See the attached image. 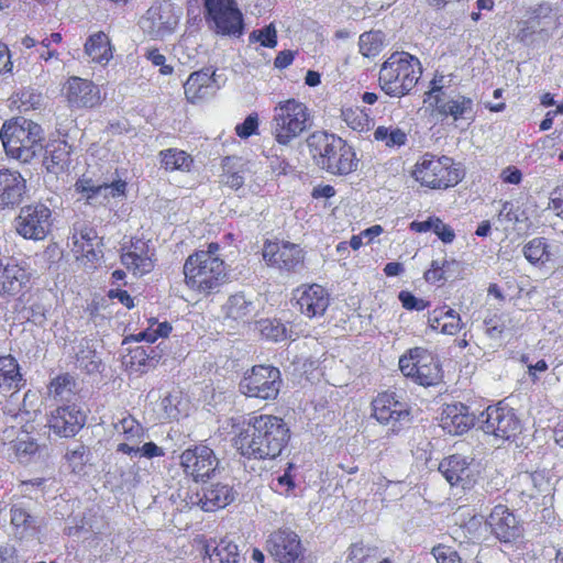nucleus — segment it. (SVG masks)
I'll use <instances>...</instances> for the list:
<instances>
[{
  "mask_svg": "<svg viewBox=\"0 0 563 563\" xmlns=\"http://www.w3.org/2000/svg\"><path fill=\"white\" fill-rule=\"evenodd\" d=\"M291 431L284 418L253 412L235 430L233 446L247 460L272 461L287 449Z\"/></svg>",
  "mask_w": 563,
  "mask_h": 563,
  "instance_id": "obj_1",
  "label": "nucleus"
},
{
  "mask_svg": "<svg viewBox=\"0 0 563 563\" xmlns=\"http://www.w3.org/2000/svg\"><path fill=\"white\" fill-rule=\"evenodd\" d=\"M220 244L211 242L195 250L183 265L184 284L191 292L210 297L221 291L229 279L228 265L220 256Z\"/></svg>",
  "mask_w": 563,
  "mask_h": 563,
  "instance_id": "obj_2",
  "label": "nucleus"
},
{
  "mask_svg": "<svg viewBox=\"0 0 563 563\" xmlns=\"http://www.w3.org/2000/svg\"><path fill=\"white\" fill-rule=\"evenodd\" d=\"M445 76L435 71L423 95V103L431 114L442 121H451L455 126L461 122L471 124L475 119L474 100L453 89L445 87Z\"/></svg>",
  "mask_w": 563,
  "mask_h": 563,
  "instance_id": "obj_3",
  "label": "nucleus"
},
{
  "mask_svg": "<svg viewBox=\"0 0 563 563\" xmlns=\"http://www.w3.org/2000/svg\"><path fill=\"white\" fill-rule=\"evenodd\" d=\"M308 147L316 165L329 174L349 175L357 167L353 147L333 133L313 132L308 139Z\"/></svg>",
  "mask_w": 563,
  "mask_h": 563,
  "instance_id": "obj_4",
  "label": "nucleus"
},
{
  "mask_svg": "<svg viewBox=\"0 0 563 563\" xmlns=\"http://www.w3.org/2000/svg\"><path fill=\"white\" fill-rule=\"evenodd\" d=\"M422 76L420 59L405 51L391 53L380 65L378 86L390 98L408 96Z\"/></svg>",
  "mask_w": 563,
  "mask_h": 563,
  "instance_id": "obj_5",
  "label": "nucleus"
},
{
  "mask_svg": "<svg viewBox=\"0 0 563 563\" xmlns=\"http://www.w3.org/2000/svg\"><path fill=\"white\" fill-rule=\"evenodd\" d=\"M410 176L422 188L445 191L464 179L465 170L453 157L427 152L413 164Z\"/></svg>",
  "mask_w": 563,
  "mask_h": 563,
  "instance_id": "obj_6",
  "label": "nucleus"
},
{
  "mask_svg": "<svg viewBox=\"0 0 563 563\" xmlns=\"http://www.w3.org/2000/svg\"><path fill=\"white\" fill-rule=\"evenodd\" d=\"M0 139L8 156L29 163L43 148L44 135L40 124L14 118L3 123Z\"/></svg>",
  "mask_w": 563,
  "mask_h": 563,
  "instance_id": "obj_7",
  "label": "nucleus"
},
{
  "mask_svg": "<svg viewBox=\"0 0 563 563\" xmlns=\"http://www.w3.org/2000/svg\"><path fill=\"white\" fill-rule=\"evenodd\" d=\"M309 122L310 110L305 102L296 98L282 100L275 106L271 122L273 139L287 146L308 130Z\"/></svg>",
  "mask_w": 563,
  "mask_h": 563,
  "instance_id": "obj_8",
  "label": "nucleus"
},
{
  "mask_svg": "<svg viewBox=\"0 0 563 563\" xmlns=\"http://www.w3.org/2000/svg\"><path fill=\"white\" fill-rule=\"evenodd\" d=\"M399 369L413 383L430 387L442 382L443 369L438 356L422 346L409 349L399 357Z\"/></svg>",
  "mask_w": 563,
  "mask_h": 563,
  "instance_id": "obj_9",
  "label": "nucleus"
},
{
  "mask_svg": "<svg viewBox=\"0 0 563 563\" xmlns=\"http://www.w3.org/2000/svg\"><path fill=\"white\" fill-rule=\"evenodd\" d=\"M283 386L280 369L273 365L258 364L246 369L239 383V390L247 398L275 401Z\"/></svg>",
  "mask_w": 563,
  "mask_h": 563,
  "instance_id": "obj_10",
  "label": "nucleus"
},
{
  "mask_svg": "<svg viewBox=\"0 0 563 563\" xmlns=\"http://www.w3.org/2000/svg\"><path fill=\"white\" fill-rule=\"evenodd\" d=\"M206 21L216 33L240 36L244 31V16L236 0H203Z\"/></svg>",
  "mask_w": 563,
  "mask_h": 563,
  "instance_id": "obj_11",
  "label": "nucleus"
},
{
  "mask_svg": "<svg viewBox=\"0 0 563 563\" xmlns=\"http://www.w3.org/2000/svg\"><path fill=\"white\" fill-rule=\"evenodd\" d=\"M372 417L383 426H391L394 433L402 429L404 422H409L411 408L402 401L396 391H379L371 401Z\"/></svg>",
  "mask_w": 563,
  "mask_h": 563,
  "instance_id": "obj_12",
  "label": "nucleus"
},
{
  "mask_svg": "<svg viewBox=\"0 0 563 563\" xmlns=\"http://www.w3.org/2000/svg\"><path fill=\"white\" fill-rule=\"evenodd\" d=\"M179 465L186 477L195 483H205L214 475L219 460L210 446L199 443L181 452Z\"/></svg>",
  "mask_w": 563,
  "mask_h": 563,
  "instance_id": "obj_13",
  "label": "nucleus"
},
{
  "mask_svg": "<svg viewBox=\"0 0 563 563\" xmlns=\"http://www.w3.org/2000/svg\"><path fill=\"white\" fill-rule=\"evenodd\" d=\"M482 417V430L496 439L511 440L520 433V420L515 409L505 401L488 406Z\"/></svg>",
  "mask_w": 563,
  "mask_h": 563,
  "instance_id": "obj_14",
  "label": "nucleus"
},
{
  "mask_svg": "<svg viewBox=\"0 0 563 563\" xmlns=\"http://www.w3.org/2000/svg\"><path fill=\"white\" fill-rule=\"evenodd\" d=\"M71 241V252L78 262L89 268H95L100 263L103 257V243L92 225L86 222L75 223Z\"/></svg>",
  "mask_w": 563,
  "mask_h": 563,
  "instance_id": "obj_15",
  "label": "nucleus"
},
{
  "mask_svg": "<svg viewBox=\"0 0 563 563\" xmlns=\"http://www.w3.org/2000/svg\"><path fill=\"white\" fill-rule=\"evenodd\" d=\"M438 470L451 486H460L463 489L473 488L481 476L475 459L460 453L443 457Z\"/></svg>",
  "mask_w": 563,
  "mask_h": 563,
  "instance_id": "obj_16",
  "label": "nucleus"
},
{
  "mask_svg": "<svg viewBox=\"0 0 563 563\" xmlns=\"http://www.w3.org/2000/svg\"><path fill=\"white\" fill-rule=\"evenodd\" d=\"M51 227L52 211L43 203L22 207L15 219L18 234L27 240H44L49 233Z\"/></svg>",
  "mask_w": 563,
  "mask_h": 563,
  "instance_id": "obj_17",
  "label": "nucleus"
},
{
  "mask_svg": "<svg viewBox=\"0 0 563 563\" xmlns=\"http://www.w3.org/2000/svg\"><path fill=\"white\" fill-rule=\"evenodd\" d=\"M262 253L265 263L280 272L295 273L305 263L303 250L287 241L266 240Z\"/></svg>",
  "mask_w": 563,
  "mask_h": 563,
  "instance_id": "obj_18",
  "label": "nucleus"
},
{
  "mask_svg": "<svg viewBox=\"0 0 563 563\" xmlns=\"http://www.w3.org/2000/svg\"><path fill=\"white\" fill-rule=\"evenodd\" d=\"M120 260L122 265L133 276H144L154 271L156 266V252L150 241L133 236L121 247Z\"/></svg>",
  "mask_w": 563,
  "mask_h": 563,
  "instance_id": "obj_19",
  "label": "nucleus"
},
{
  "mask_svg": "<svg viewBox=\"0 0 563 563\" xmlns=\"http://www.w3.org/2000/svg\"><path fill=\"white\" fill-rule=\"evenodd\" d=\"M292 300L301 314L309 319L322 317L330 306V294L319 284H302L292 291Z\"/></svg>",
  "mask_w": 563,
  "mask_h": 563,
  "instance_id": "obj_20",
  "label": "nucleus"
},
{
  "mask_svg": "<svg viewBox=\"0 0 563 563\" xmlns=\"http://www.w3.org/2000/svg\"><path fill=\"white\" fill-rule=\"evenodd\" d=\"M267 551L278 563H300L303 559L300 538L287 528H280L271 533Z\"/></svg>",
  "mask_w": 563,
  "mask_h": 563,
  "instance_id": "obj_21",
  "label": "nucleus"
},
{
  "mask_svg": "<svg viewBox=\"0 0 563 563\" xmlns=\"http://www.w3.org/2000/svg\"><path fill=\"white\" fill-rule=\"evenodd\" d=\"M63 93L70 108L91 109L100 104L99 87L89 79L69 77L63 86Z\"/></svg>",
  "mask_w": 563,
  "mask_h": 563,
  "instance_id": "obj_22",
  "label": "nucleus"
},
{
  "mask_svg": "<svg viewBox=\"0 0 563 563\" xmlns=\"http://www.w3.org/2000/svg\"><path fill=\"white\" fill-rule=\"evenodd\" d=\"M180 10L167 0L152 4L145 14L148 33L164 36L173 33L179 24Z\"/></svg>",
  "mask_w": 563,
  "mask_h": 563,
  "instance_id": "obj_23",
  "label": "nucleus"
},
{
  "mask_svg": "<svg viewBox=\"0 0 563 563\" xmlns=\"http://www.w3.org/2000/svg\"><path fill=\"white\" fill-rule=\"evenodd\" d=\"M86 415L76 405L57 407L48 419V426L59 437H75L85 426Z\"/></svg>",
  "mask_w": 563,
  "mask_h": 563,
  "instance_id": "obj_24",
  "label": "nucleus"
},
{
  "mask_svg": "<svg viewBox=\"0 0 563 563\" xmlns=\"http://www.w3.org/2000/svg\"><path fill=\"white\" fill-rule=\"evenodd\" d=\"M115 435L121 440L117 452L126 455H137L139 444L145 438L143 426L130 413L113 424Z\"/></svg>",
  "mask_w": 563,
  "mask_h": 563,
  "instance_id": "obj_25",
  "label": "nucleus"
},
{
  "mask_svg": "<svg viewBox=\"0 0 563 563\" xmlns=\"http://www.w3.org/2000/svg\"><path fill=\"white\" fill-rule=\"evenodd\" d=\"M474 424L475 415L462 402L448 404L442 410L440 426L450 434H464Z\"/></svg>",
  "mask_w": 563,
  "mask_h": 563,
  "instance_id": "obj_26",
  "label": "nucleus"
},
{
  "mask_svg": "<svg viewBox=\"0 0 563 563\" xmlns=\"http://www.w3.org/2000/svg\"><path fill=\"white\" fill-rule=\"evenodd\" d=\"M492 533L501 542H510L519 536L516 516L505 505H496L487 518Z\"/></svg>",
  "mask_w": 563,
  "mask_h": 563,
  "instance_id": "obj_27",
  "label": "nucleus"
},
{
  "mask_svg": "<svg viewBox=\"0 0 563 563\" xmlns=\"http://www.w3.org/2000/svg\"><path fill=\"white\" fill-rule=\"evenodd\" d=\"M73 147L67 141L51 140L44 147L43 166L54 175L68 172L71 164Z\"/></svg>",
  "mask_w": 563,
  "mask_h": 563,
  "instance_id": "obj_28",
  "label": "nucleus"
},
{
  "mask_svg": "<svg viewBox=\"0 0 563 563\" xmlns=\"http://www.w3.org/2000/svg\"><path fill=\"white\" fill-rule=\"evenodd\" d=\"M26 192V180L16 172L0 169V207L8 208L19 205Z\"/></svg>",
  "mask_w": 563,
  "mask_h": 563,
  "instance_id": "obj_29",
  "label": "nucleus"
},
{
  "mask_svg": "<svg viewBox=\"0 0 563 563\" xmlns=\"http://www.w3.org/2000/svg\"><path fill=\"white\" fill-rule=\"evenodd\" d=\"M30 277L26 269L13 260L0 266V296H16L29 284Z\"/></svg>",
  "mask_w": 563,
  "mask_h": 563,
  "instance_id": "obj_30",
  "label": "nucleus"
},
{
  "mask_svg": "<svg viewBox=\"0 0 563 563\" xmlns=\"http://www.w3.org/2000/svg\"><path fill=\"white\" fill-rule=\"evenodd\" d=\"M428 325L442 334L455 335L462 330L464 323L459 312L448 305H442L429 311Z\"/></svg>",
  "mask_w": 563,
  "mask_h": 563,
  "instance_id": "obj_31",
  "label": "nucleus"
},
{
  "mask_svg": "<svg viewBox=\"0 0 563 563\" xmlns=\"http://www.w3.org/2000/svg\"><path fill=\"white\" fill-rule=\"evenodd\" d=\"M25 386L21 366L12 354L0 355V394H14Z\"/></svg>",
  "mask_w": 563,
  "mask_h": 563,
  "instance_id": "obj_32",
  "label": "nucleus"
},
{
  "mask_svg": "<svg viewBox=\"0 0 563 563\" xmlns=\"http://www.w3.org/2000/svg\"><path fill=\"white\" fill-rule=\"evenodd\" d=\"M84 52L90 63L107 66L113 58L114 46L107 33L98 31L87 37Z\"/></svg>",
  "mask_w": 563,
  "mask_h": 563,
  "instance_id": "obj_33",
  "label": "nucleus"
},
{
  "mask_svg": "<svg viewBox=\"0 0 563 563\" xmlns=\"http://www.w3.org/2000/svg\"><path fill=\"white\" fill-rule=\"evenodd\" d=\"M159 355L151 346H135L123 357V365L130 374L143 375L155 368Z\"/></svg>",
  "mask_w": 563,
  "mask_h": 563,
  "instance_id": "obj_34",
  "label": "nucleus"
},
{
  "mask_svg": "<svg viewBox=\"0 0 563 563\" xmlns=\"http://www.w3.org/2000/svg\"><path fill=\"white\" fill-rule=\"evenodd\" d=\"M209 563H241L242 556L238 544L228 538L218 542H208L205 547Z\"/></svg>",
  "mask_w": 563,
  "mask_h": 563,
  "instance_id": "obj_35",
  "label": "nucleus"
},
{
  "mask_svg": "<svg viewBox=\"0 0 563 563\" xmlns=\"http://www.w3.org/2000/svg\"><path fill=\"white\" fill-rule=\"evenodd\" d=\"M158 159L161 167L167 173H189L195 164L194 157L188 152L178 147L159 151Z\"/></svg>",
  "mask_w": 563,
  "mask_h": 563,
  "instance_id": "obj_36",
  "label": "nucleus"
},
{
  "mask_svg": "<svg viewBox=\"0 0 563 563\" xmlns=\"http://www.w3.org/2000/svg\"><path fill=\"white\" fill-rule=\"evenodd\" d=\"M234 499L232 487L224 484H213L203 490L202 497L199 499V504L205 511H214L220 508H224L231 504Z\"/></svg>",
  "mask_w": 563,
  "mask_h": 563,
  "instance_id": "obj_37",
  "label": "nucleus"
},
{
  "mask_svg": "<svg viewBox=\"0 0 563 563\" xmlns=\"http://www.w3.org/2000/svg\"><path fill=\"white\" fill-rule=\"evenodd\" d=\"M211 86L212 75L208 69L194 71L184 85L185 96L189 102L196 103L205 98Z\"/></svg>",
  "mask_w": 563,
  "mask_h": 563,
  "instance_id": "obj_38",
  "label": "nucleus"
},
{
  "mask_svg": "<svg viewBox=\"0 0 563 563\" xmlns=\"http://www.w3.org/2000/svg\"><path fill=\"white\" fill-rule=\"evenodd\" d=\"M10 432L15 435L10 441V450L13 451L19 460H30L38 452L40 445L30 432L14 428Z\"/></svg>",
  "mask_w": 563,
  "mask_h": 563,
  "instance_id": "obj_39",
  "label": "nucleus"
},
{
  "mask_svg": "<svg viewBox=\"0 0 563 563\" xmlns=\"http://www.w3.org/2000/svg\"><path fill=\"white\" fill-rule=\"evenodd\" d=\"M525 258L534 266L542 267L551 260L550 245L544 238H533L522 247Z\"/></svg>",
  "mask_w": 563,
  "mask_h": 563,
  "instance_id": "obj_40",
  "label": "nucleus"
},
{
  "mask_svg": "<svg viewBox=\"0 0 563 563\" xmlns=\"http://www.w3.org/2000/svg\"><path fill=\"white\" fill-rule=\"evenodd\" d=\"M341 118L350 129L358 133L368 132L374 124L369 112L360 107L342 108Z\"/></svg>",
  "mask_w": 563,
  "mask_h": 563,
  "instance_id": "obj_41",
  "label": "nucleus"
},
{
  "mask_svg": "<svg viewBox=\"0 0 563 563\" xmlns=\"http://www.w3.org/2000/svg\"><path fill=\"white\" fill-rule=\"evenodd\" d=\"M225 309L227 316L233 320L247 321L252 318V302L243 294L230 296Z\"/></svg>",
  "mask_w": 563,
  "mask_h": 563,
  "instance_id": "obj_42",
  "label": "nucleus"
},
{
  "mask_svg": "<svg viewBox=\"0 0 563 563\" xmlns=\"http://www.w3.org/2000/svg\"><path fill=\"white\" fill-rule=\"evenodd\" d=\"M374 139L384 142L386 146H402L407 142V134L399 128H387L379 125L374 131Z\"/></svg>",
  "mask_w": 563,
  "mask_h": 563,
  "instance_id": "obj_43",
  "label": "nucleus"
},
{
  "mask_svg": "<svg viewBox=\"0 0 563 563\" xmlns=\"http://www.w3.org/2000/svg\"><path fill=\"white\" fill-rule=\"evenodd\" d=\"M230 157H225L223 159L222 181L229 188L239 190L244 185L245 168L243 166L235 168L234 166L230 165Z\"/></svg>",
  "mask_w": 563,
  "mask_h": 563,
  "instance_id": "obj_44",
  "label": "nucleus"
},
{
  "mask_svg": "<svg viewBox=\"0 0 563 563\" xmlns=\"http://www.w3.org/2000/svg\"><path fill=\"white\" fill-rule=\"evenodd\" d=\"M173 330V327L169 322L164 321L157 323L154 321L150 328L134 335V340L146 341L148 343H154L159 338H167Z\"/></svg>",
  "mask_w": 563,
  "mask_h": 563,
  "instance_id": "obj_45",
  "label": "nucleus"
},
{
  "mask_svg": "<svg viewBox=\"0 0 563 563\" xmlns=\"http://www.w3.org/2000/svg\"><path fill=\"white\" fill-rule=\"evenodd\" d=\"M251 43L258 42L261 46L274 48L277 45V31L273 23L251 32L249 36Z\"/></svg>",
  "mask_w": 563,
  "mask_h": 563,
  "instance_id": "obj_46",
  "label": "nucleus"
},
{
  "mask_svg": "<svg viewBox=\"0 0 563 563\" xmlns=\"http://www.w3.org/2000/svg\"><path fill=\"white\" fill-rule=\"evenodd\" d=\"M89 455V448L84 444H79L76 448L68 450L66 452L65 459L69 466H71L73 472L79 473L84 470L86 463L88 462Z\"/></svg>",
  "mask_w": 563,
  "mask_h": 563,
  "instance_id": "obj_47",
  "label": "nucleus"
},
{
  "mask_svg": "<svg viewBox=\"0 0 563 563\" xmlns=\"http://www.w3.org/2000/svg\"><path fill=\"white\" fill-rule=\"evenodd\" d=\"M519 494L523 500H531L538 498L540 495V488L537 486L536 474L526 473L519 477Z\"/></svg>",
  "mask_w": 563,
  "mask_h": 563,
  "instance_id": "obj_48",
  "label": "nucleus"
},
{
  "mask_svg": "<svg viewBox=\"0 0 563 563\" xmlns=\"http://www.w3.org/2000/svg\"><path fill=\"white\" fill-rule=\"evenodd\" d=\"M262 334L274 342L283 341L287 338V329L278 320H265L261 329Z\"/></svg>",
  "mask_w": 563,
  "mask_h": 563,
  "instance_id": "obj_49",
  "label": "nucleus"
},
{
  "mask_svg": "<svg viewBox=\"0 0 563 563\" xmlns=\"http://www.w3.org/2000/svg\"><path fill=\"white\" fill-rule=\"evenodd\" d=\"M260 118L257 112L250 113L242 123L235 125V134L240 139H249L258 134Z\"/></svg>",
  "mask_w": 563,
  "mask_h": 563,
  "instance_id": "obj_50",
  "label": "nucleus"
},
{
  "mask_svg": "<svg viewBox=\"0 0 563 563\" xmlns=\"http://www.w3.org/2000/svg\"><path fill=\"white\" fill-rule=\"evenodd\" d=\"M437 563H462L459 552L450 545L439 543L431 549Z\"/></svg>",
  "mask_w": 563,
  "mask_h": 563,
  "instance_id": "obj_51",
  "label": "nucleus"
},
{
  "mask_svg": "<svg viewBox=\"0 0 563 563\" xmlns=\"http://www.w3.org/2000/svg\"><path fill=\"white\" fill-rule=\"evenodd\" d=\"M398 299L404 309L408 311H423L430 306L428 300L416 297L409 290H401L398 294Z\"/></svg>",
  "mask_w": 563,
  "mask_h": 563,
  "instance_id": "obj_52",
  "label": "nucleus"
},
{
  "mask_svg": "<svg viewBox=\"0 0 563 563\" xmlns=\"http://www.w3.org/2000/svg\"><path fill=\"white\" fill-rule=\"evenodd\" d=\"M74 384L75 380L70 374H59L49 382L48 390L54 396H62L64 393L70 391Z\"/></svg>",
  "mask_w": 563,
  "mask_h": 563,
  "instance_id": "obj_53",
  "label": "nucleus"
},
{
  "mask_svg": "<svg viewBox=\"0 0 563 563\" xmlns=\"http://www.w3.org/2000/svg\"><path fill=\"white\" fill-rule=\"evenodd\" d=\"M380 41L374 32H366L360 36V49L366 57L375 56L380 49Z\"/></svg>",
  "mask_w": 563,
  "mask_h": 563,
  "instance_id": "obj_54",
  "label": "nucleus"
},
{
  "mask_svg": "<svg viewBox=\"0 0 563 563\" xmlns=\"http://www.w3.org/2000/svg\"><path fill=\"white\" fill-rule=\"evenodd\" d=\"M449 265L448 261L440 263L432 261L430 267L424 272L423 278L428 284H439L445 280V267Z\"/></svg>",
  "mask_w": 563,
  "mask_h": 563,
  "instance_id": "obj_55",
  "label": "nucleus"
},
{
  "mask_svg": "<svg viewBox=\"0 0 563 563\" xmlns=\"http://www.w3.org/2000/svg\"><path fill=\"white\" fill-rule=\"evenodd\" d=\"M11 525L21 532L26 531L32 523L30 514L22 507L13 506L10 510Z\"/></svg>",
  "mask_w": 563,
  "mask_h": 563,
  "instance_id": "obj_56",
  "label": "nucleus"
},
{
  "mask_svg": "<svg viewBox=\"0 0 563 563\" xmlns=\"http://www.w3.org/2000/svg\"><path fill=\"white\" fill-rule=\"evenodd\" d=\"M75 188L79 194L86 196L87 199H92L102 194V184L93 185L90 178L80 177L75 184Z\"/></svg>",
  "mask_w": 563,
  "mask_h": 563,
  "instance_id": "obj_57",
  "label": "nucleus"
},
{
  "mask_svg": "<svg viewBox=\"0 0 563 563\" xmlns=\"http://www.w3.org/2000/svg\"><path fill=\"white\" fill-rule=\"evenodd\" d=\"M145 57L154 65L159 67L162 75H172L174 71L173 66L166 64V57L158 48L153 47L146 51Z\"/></svg>",
  "mask_w": 563,
  "mask_h": 563,
  "instance_id": "obj_58",
  "label": "nucleus"
},
{
  "mask_svg": "<svg viewBox=\"0 0 563 563\" xmlns=\"http://www.w3.org/2000/svg\"><path fill=\"white\" fill-rule=\"evenodd\" d=\"M371 556V549L363 543H353L349 548L347 563H365Z\"/></svg>",
  "mask_w": 563,
  "mask_h": 563,
  "instance_id": "obj_59",
  "label": "nucleus"
},
{
  "mask_svg": "<svg viewBox=\"0 0 563 563\" xmlns=\"http://www.w3.org/2000/svg\"><path fill=\"white\" fill-rule=\"evenodd\" d=\"M486 334L490 338H498L505 331V323L497 314L488 317L484 320Z\"/></svg>",
  "mask_w": 563,
  "mask_h": 563,
  "instance_id": "obj_60",
  "label": "nucleus"
},
{
  "mask_svg": "<svg viewBox=\"0 0 563 563\" xmlns=\"http://www.w3.org/2000/svg\"><path fill=\"white\" fill-rule=\"evenodd\" d=\"M435 227L433 229V233L437 234V236L445 244H450L455 239V232L454 230L449 225L445 224L439 217L435 221Z\"/></svg>",
  "mask_w": 563,
  "mask_h": 563,
  "instance_id": "obj_61",
  "label": "nucleus"
},
{
  "mask_svg": "<svg viewBox=\"0 0 563 563\" xmlns=\"http://www.w3.org/2000/svg\"><path fill=\"white\" fill-rule=\"evenodd\" d=\"M128 184L123 179L113 180L110 184H102V192L109 190V194H104V196H110L112 198L124 197L126 194Z\"/></svg>",
  "mask_w": 563,
  "mask_h": 563,
  "instance_id": "obj_62",
  "label": "nucleus"
},
{
  "mask_svg": "<svg viewBox=\"0 0 563 563\" xmlns=\"http://www.w3.org/2000/svg\"><path fill=\"white\" fill-rule=\"evenodd\" d=\"M177 397L173 395H167L162 399V407L166 415V418L169 420H178L180 415V410L176 405Z\"/></svg>",
  "mask_w": 563,
  "mask_h": 563,
  "instance_id": "obj_63",
  "label": "nucleus"
},
{
  "mask_svg": "<svg viewBox=\"0 0 563 563\" xmlns=\"http://www.w3.org/2000/svg\"><path fill=\"white\" fill-rule=\"evenodd\" d=\"M500 178L505 184L519 185L522 180V173L516 166H507L503 169Z\"/></svg>",
  "mask_w": 563,
  "mask_h": 563,
  "instance_id": "obj_64",
  "label": "nucleus"
}]
</instances>
